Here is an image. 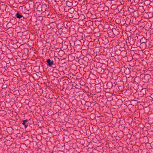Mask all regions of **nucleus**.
Instances as JSON below:
<instances>
[{
  "mask_svg": "<svg viewBox=\"0 0 153 153\" xmlns=\"http://www.w3.org/2000/svg\"><path fill=\"white\" fill-rule=\"evenodd\" d=\"M47 63H48V65L49 66H51L53 64V61L51 60L50 59H48L46 61Z\"/></svg>",
  "mask_w": 153,
  "mask_h": 153,
  "instance_id": "obj_2",
  "label": "nucleus"
},
{
  "mask_svg": "<svg viewBox=\"0 0 153 153\" xmlns=\"http://www.w3.org/2000/svg\"><path fill=\"white\" fill-rule=\"evenodd\" d=\"M92 44V42H90V43H89V44H88V45H89L90 44Z\"/></svg>",
  "mask_w": 153,
  "mask_h": 153,
  "instance_id": "obj_7",
  "label": "nucleus"
},
{
  "mask_svg": "<svg viewBox=\"0 0 153 153\" xmlns=\"http://www.w3.org/2000/svg\"><path fill=\"white\" fill-rule=\"evenodd\" d=\"M28 121V120H23L22 124L23 125H25L26 124V123H27Z\"/></svg>",
  "mask_w": 153,
  "mask_h": 153,
  "instance_id": "obj_4",
  "label": "nucleus"
},
{
  "mask_svg": "<svg viewBox=\"0 0 153 153\" xmlns=\"http://www.w3.org/2000/svg\"><path fill=\"white\" fill-rule=\"evenodd\" d=\"M88 14H91V13H90V12H88Z\"/></svg>",
  "mask_w": 153,
  "mask_h": 153,
  "instance_id": "obj_8",
  "label": "nucleus"
},
{
  "mask_svg": "<svg viewBox=\"0 0 153 153\" xmlns=\"http://www.w3.org/2000/svg\"><path fill=\"white\" fill-rule=\"evenodd\" d=\"M16 17L17 18H18L19 19H20L23 17V16L21 14H19V13H16Z\"/></svg>",
  "mask_w": 153,
  "mask_h": 153,
  "instance_id": "obj_3",
  "label": "nucleus"
},
{
  "mask_svg": "<svg viewBox=\"0 0 153 153\" xmlns=\"http://www.w3.org/2000/svg\"><path fill=\"white\" fill-rule=\"evenodd\" d=\"M87 23H88V25H89L88 26V27H87V28L89 30H90L92 28H93V26L92 25V22H90V21H87Z\"/></svg>",
  "mask_w": 153,
  "mask_h": 153,
  "instance_id": "obj_1",
  "label": "nucleus"
},
{
  "mask_svg": "<svg viewBox=\"0 0 153 153\" xmlns=\"http://www.w3.org/2000/svg\"><path fill=\"white\" fill-rule=\"evenodd\" d=\"M88 105V107H90L91 105V103L90 102H88L87 101V106Z\"/></svg>",
  "mask_w": 153,
  "mask_h": 153,
  "instance_id": "obj_5",
  "label": "nucleus"
},
{
  "mask_svg": "<svg viewBox=\"0 0 153 153\" xmlns=\"http://www.w3.org/2000/svg\"><path fill=\"white\" fill-rule=\"evenodd\" d=\"M24 125L25 126V128H26L28 126L27 125H26V124H25V125Z\"/></svg>",
  "mask_w": 153,
  "mask_h": 153,
  "instance_id": "obj_6",
  "label": "nucleus"
}]
</instances>
